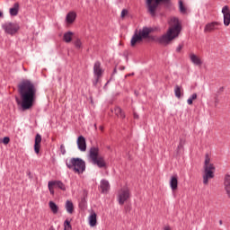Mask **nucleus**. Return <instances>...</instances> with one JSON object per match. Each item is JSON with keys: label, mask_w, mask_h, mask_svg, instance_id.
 <instances>
[{"label": "nucleus", "mask_w": 230, "mask_h": 230, "mask_svg": "<svg viewBox=\"0 0 230 230\" xmlns=\"http://www.w3.org/2000/svg\"><path fill=\"white\" fill-rule=\"evenodd\" d=\"M182 27L181 26V22H179V18L172 17L169 20V29L167 32L157 38V42L159 44L168 45L173 39H177L179 37V33Z\"/></svg>", "instance_id": "nucleus-2"}, {"label": "nucleus", "mask_w": 230, "mask_h": 230, "mask_svg": "<svg viewBox=\"0 0 230 230\" xmlns=\"http://www.w3.org/2000/svg\"><path fill=\"white\" fill-rule=\"evenodd\" d=\"M49 208H50V211H52L54 215H57V213H58V206L54 201L49 202Z\"/></svg>", "instance_id": "nucleus-26"}, {"label": "nucleus", "mask_w": 230, "mask_h": 230, "mask_svg": "<svg viewBox=\"0 0 230 230\" xmlns=\"http://www.w3.org/2000/svg\"><path fill=\"white\" fill-rule=\"evenodd\" d=\"M73 35H74L73 31L65 32L63 35V40L67 44H69V42L73 40Z\"/></svg>", "instance_id": "nucleus-25"}, {"label": "nucleus", "mask_w": 230, "mask_h": 230, "mask_svg": "<svg viewBox=\"0 0 230 230\" xmlns=\"http://www.w3.org/2000/svg\"><path fill=\"white\" fill-rule=\"evenodd\" d=\"M115 114L119 116V118L125 119V112H123V110L119 107L115 108Z\"/></svg>", "instance_id": "nucleus-27"}, {"label": "nucleus", "mask_w": 230, "mask_h": 230, "mask_svg": "<svg viewBox=\"0 0 230 230\" xmlns=\"http://www.w3.org/2000/svg\"><path fill=\"white\" fill-rule=\"evenodd\" d=\"M18 93L20 94L21 101L16 97V102L18 105H22L23 111H28L35 102L37 96V87L30 80H23L18 84Z\"/></svg>", "instance_id": "nucleus-1"}, {"label": "nucleus", "mask_w": 230, "mask_h": 230, "mask_svg": "<svg viewBox=\"0 0 230 230\" xmlns=\"http://www.w3.org/2000/svg\"><path fill=\"white\" fill-rule=\"evenodd\" d=\"M69 170H73L75 173H83L85 172V161L82 158H71L66 162Z\"/></svg>", "instance_id": "nucleus-4"}, {"label": "nucleus", "mask_w": 230, "mask_h": 230, "mask_svg": "<svg viewBox=\"0 0 230 230\" xmlns=\"http://www.w3.org/2000/svg\"><path fill=\"white\" fill-rule=\"evenodd\" d=\"M174 94H175L176 98H181V86L176 85L174 87Z\"/></svg>", "instance_id": "nucleus-31"}, {"label": "nucleus", "mask_w": 230, "mask_h": 230, "mask_svg": "<svg viewBox=\"0 0 230 230\" xmlns=\"http://www.w3.org/2000/svg\"><path fill=\"white\" fill-rule=\"evenodd\" d=\"M0 17H3V13L0 11Z\"/></svg>", "instance_id": "nucleus-44"}, {"label": "nucleus", "mask_w": 230, "mask_h": 230, "mask_svg": "<svg viewBox=\"0 0 230 230\" xmlns=\"http://www.w3.org/2000/svg\"><path fill=\"white\" fill-rule=\"evenodd\" d=\"M2 143H4V145H8V143H10V137H4L2 140Z\"/></svg>", "instance_id": "nucleus-36"}, {"label": "nucleus", "mask_w": 230, "mask_h": 230, "mask_svg": "<svg viewBox=\"0 0 230 230\" xmlns=\"http://www.w3.org/2000/svg\"><path fill=\"white\" fill-rule=\"evenodd\" d=\"M88 222L89 226L91 227H94L97 224V219H96V212H91L89 217H88Z\"/></svg>", "instance_id": "nucleus-23"}, {"label": "nucleus", "mask_w": 230, "mask_h": 230, "mask_svg": "<svg viewBox=\"0 0 230 230\" xmlns=\"http://www.w3.org/2000/svg\"><path fill=\"white\" fill-rule=\"evenodd\" d=\"M130 199V190L128 187H123L119 190L118 202L119 206H123Z\"/></svg>", "instance_id": "nucleus-6"}, {"label": "nucleus", "mask_w": 230, "mask_h": 230, "mask_svg": "<svg viewBox=\"0 0 230 230\" xmlns=\"http://www.w3.org/2000/svg\"><path fill=\"white\" fill-rule=\"evenodd\" d=\"M182 48H183L182 44L178 45V47L176 48L177 53H181Z\"/></svg>", "instance_id": "nucleus-39"}, {"label": "nucleus", "mask_w": 230, "mask_h": 230, "mask_svg": "<svg viewBox=\"0 0 230 230\" xmlns=\"http://www.w3.org/2000/svg\"><path fill=\"white\" fill-rule=\"evenodd\" d=\"M143 40L139 34H137V31H135L134 35L131 38L130 44L132 47L136 46L139 42H142Z\"/></svg>", "instance_id": "nucleus-20"}, {"label": "nucleus", "mask_w": 230, "mask_h": 230, "mask_svg": "<svg viewBox=\"0 0 230 230\" xmlns=\"http://www.w3.org/2000/svg\"><path fill=\"white\" fill-rule=\"evenodd\" d=\"M203 170V184H208L209 182V179H213L215 177V164L211 163V156L209 154L205 155Z\"/></svg>", "instance_id": "nucleus-3"}, {"label": "nucleus", "mask_w": 230, "mask_h": 230, "mask_svg": "<svg viewBox=\"0 0 230 230\" xmlns=\"http://www.w3.org/2000/svg\"><path fill=\"white\" fill-rule=\"evenodd\" d=\"M100 128H101V130H103V127L101 126Z\"/></svg>", "instance_id": "nucleus-47"}, {"label": "nucleus", "mask_w": 230, "mask_h": 230, "mask_svg": "<svg viewBox=\"0 0 230 230\" xmlns=\"http://www.w3.org/2000/svg\"><path fill=\"white\" fill-rule=\"evenodd\" d=\"M134 118H137H137H139V116L135 113V114H134Z\"/></svg>", "instance_id": "nucleus-42"}, {"label": "nucleus", "mask_w": 230, "mask_h": 230, "mask_svg": "<svg viewBox=\"0 0 230 230\" xmlns=\"http://www.w3.org/2000/svg\"><path fill=\"white\" fill-rule=\"evenodd\" d=\"M88 157L92 162L98 159V157H100V148L92 146L89 150Z\"/></svg>", "instance_id": "nucleus-11"}, {"label": "nucleus", "mask_w": 230, "mask_h": 230, "mask_svg": "<svg viewBox=\"0 0 230 230\" xmlns=\"http://www.w3.org/2000/svg\"><path fill=\"white\" fill-rule=\"evenodd\" d=\"M49 230H55V227L50 226Z\"/></svg>", "instance_id": "nucleus-43"}, {"label": "nucleus", "mask_w": 230, "mask_h": 230, "mask_svg": "<svg viewBox=\"0 0 230 230\" xmlns=\"http://www.w3.org/2000/svg\"><path fill=\"white\" fill-rule=\"evenodd\" d=\"M128 13V11L127 9H123L121 11V14H120V17H125V15H127Z\"/></svg>", "instance_id": "nucleus-38"}, {"label": "nucleus", "mask_w": 230, "mask_h": 230, "mask_svg": "<svg viewBox=\"0 0 230 230\" xmlns=\"http://www.w3.org/2000/svg\"><path fill=\"white\" fill-rule=\"evenodd\" d=\"M65 209L69 215H73L75 213V205L73 201L67 199L65 203Z\"/></svg>", "instance_id": "nucleus-19"}, {"label": "nucleus", "mask_w": 230, "mask_h": 230, "mask_svg": "<svg viewBox=\"0 0 230 230\" xmlns=\"http://www.w3.org/2000/svg\"><path fill=\"white\" fill-rule=\"evenodd\" d=\"M2 29L4 30V33L13 37V35H15L19 30H21V26H19V23L17 22H7L2 24Z\"/></svg>", "instance_id": "nucleus-5"}, {"label": "nucleus", "mask_w": 230, "mask_h": 230, "mask_svg": "<svg viewBox=\"0 0 230 230\" xmlns=\"http://www.w3.org/2000/svg\"><path fill=\"white\" fill-rule=\"evenodd\" d=\"M55 188H58L62 191H66V184L62 181H49L48 182V189L50 195H55Z\"/></svg>", "instance_id": "nucleus-7"}, {"label": "nucleus", "mask_w": 230, "mask_h": 230, "mask_svg": "<svg viewBox=\"0 0 230 230\" xmlns=\"http://www.w3.org/2000/svg\"><path fill=\"white\" fill-rule=\"evenodd\" d=\"M60 152L62 155H66V146H64V144L60 146Z\"/></svg>", "instance_id": "nucleus-35"}, {"label": "nucleus", "mask_w": 230, "mask_h": 230, "mask_svg": "<svg viewBox=\"0 0 230 230\" xmlns=\"http://www.w3.org/2000/svg\"><path fill=\"white\" fill-rule=\"evenodd\" d=\"M179 8L181 13H186V7L184 6V4H182V0L179 1Z\"/></svg>", "instance_id": "nucleus-30"}, {"label": "nucleus", "mask_w": 230, "mask_h": 230, "mask_svg": "<svg viewBox=\"0 0 230 230\" xmlns=\"http://www.w3.org/2000/svg\"><path fill=\"white\" fill-rule=\"evenodd\" d=\"M93 75L95 76L93 85H97L98 82H100V78H102V75H103V70L102 69V63L100 61H96L93 65Z\"/></svg>", "instance_id": "nucleus-9"}, {"label": "nucleus", "mask_w": 230, "mask_h": 230, "mask_svg": "<svg viewBox=\"0 0 230 230\" xmlns=\"http://www.w3.org/2000/svg\"><path fill=\"white\" fill-rule=\"evenodd\" d=\"M116 73H118V70L116 68H114L113 75H116Z\"/></svg>", "instance_id": "nucleus-41"}, {"label": "nucleus", "mask_w": 230, "mask_h": 230, "mask_svg": "<svg viewBox=\"0 0 230 230\" xmlns=\"http://www.w3.org/2000/svg\"><path fill=\"white\" fill-rule=\"evenodd\" d=\"M150 33H152V29L148 27H143L137 31V34L141 37V39H148Z\"/></svg>", "instance_id": "nucleus-16"}, {"label": "nucleus", "mask_w": 230, "mask_h": 230, "mask_svg": "<svg viewBox=\"0 0 230 230\" xmlns=\"http://www.w3.org/2000/svg\"><path fill=\"white\" fill-rule=\"evenodd\" d=\"M183 146H184V141L181 139L178 145L177 150H181V148H183Z\"/></svg>", "instance_id": "nucleus-37"}, {"label": "nucleus", "mask_w": 230, "mask_h": 230, "mask_svg": "<svg viewBox=\"0 0 230 230\" xmlns=\"http://www.w3.org/2000/svg\"><path fill=\"white\" fill-rule=\"evenodd\" d=\"M189 57H190V62H191L194 66H202V59H200V58H199V56H197V55L194 54V53H190V54L189 55Z\"/></svg>", "instance_id": "nucleus-18"}, {"label": "nucleus", "mask_w": 230, "mask_h": 230, "mask_svg": "<svg viewBox=\"0 0 230 230\" xmlns=\"http://www.w3.org/2000/svg\"><path fill=\"white\" fill-rule=\"evenodd\" d=\"M222 13L224 15V24L225 26H229L230 24V11L227 5H225L222 9Z\"/></svg>", "instance_id": "nucleus-15"}, {"label": "nucleus", "mask_w": 230, "mask_h": 230, "mask_svg": "<svg viewBox=\"0 0 230 230\" xmlns=\"http://www.w3.org/2000/svg\"><path fill=\"white\" fill-rule=\"evenodd\" d=\"M163 1L164 0H146L147 10L152 17H155V10Z\"/></svg>", "instance_id": "nucleus-8"}, {"label": "nucleus", "mask_w": 230, "mask_h": 230, "mask_svg": "<svg viewBox=\"0 0 230 230\" xmlns=\"http://www.w3.org/2000/svg\"><path fill=\"white\" fill-rule=\"evenodd\" d=\"M75 20H76V13L70 12L66 14V22H67V24H73Z\"/></svg>", "instance_id": "nucleus-22"}, {"label": "nucleus", "mask_w": 230, "mask_h": 230, "mask_svg": "<svg viewBox=\"0 0 230 230\" xmlns=\"http://www.w3.org/2000/svg\"><path fill=\"white\" fill-rule=\"evenodd\" d=\"M41 142L42 137L40 136V134H37L35 137V145H40Z\"/></svg>", "instance_id": "nucleus-32"}, {"label": "nucleus", "mask_w": 230, "mask_h": 230, "mask_svg": "<svg viewBox=\"0 0 230 230\" xmlns=\"http://www.w3.org/2000/svg\"><path fill=\"white\" fill-rule=\"evenodd\" d=\"M193 100H197V93H193L188 100V105H193Z\"/></svg>", "instance_id": "nucleus-29"}, {"label": "nucleus", "mask_w": 230, "mask_h": 230, "mask_svg": "<svg viewBox=\"0 0 230 230\" xmlns=\"http://www.w3.org/2000/svg\"><path fill=\"white\" fill-rule=\"evenodd\" d=\"M76 143L80 152H85V150H87V143L85 142V137L84 136L78 137Z\"/></svg>", "instance_id": "nucleus-12"}, {"label": "nucleus", "mask_w": 230, "mask_h": 230, "mask_svg": "<svg viewBox=\"0 0 230 230\" xmlns=\"http://www.w3.org/2000/svg\"><path fill=\"white\" fill-rule=\"evenodd\" d=\"M220 26V23L218 22H212L210 23H208L205 26L204 31L205 33H211V31H215V30H218Z\"/></svg>", "instance_id": "nucleus-13"}, {"label": "nucleus", "mask_w": 230, "mask_h": 230, "mask_svg": "<svg viewBox=\"0 0 230 230\" xmlns=\"http://www.w3.org/2000/svg\"><path fill=\"white\" fill-rule=\"evenodd\" d=\"M34 152L39 154L40 152V144H34Z\"/></svg>", "instance_id": "nucleus-34"}, {"label": "nucleus", "mask_w": 230, "mask_h": 230, "mask_svg": "<svg viewBox=\"0 0 230 230\" xmlns=\"http://www.w3.org/2000/svg\"><path fill=\"white\" fill-rule=\"evenodd\" d=\"M73 227L71 226V221L69 219H66L64 222V230H72Z\"/></svg>", "instance_id": "nucleus-28"}, {"label": "nucleus", "mask_w": 230, "mask_h": 230, "mask_svg": "<svg viewBox=\"0 0 230 230\" xmlns=\"http://www.w3.org/2000/svg\"><path fill=\"white\" fill-rule=\"evenodd\" d=\"M223 190L228 199H230V174L226 173L223 180Z\"/></svg>", "instance_id": "nucleus-10"}, {"label": "nucleus", "mask_w": 230, "mask_h": 230, "mask_svg": "<svg viewBox=\"0 0 230 230\" xmlns=\"http://www.w3.org/2000/svg\"><path fill=\"white\" fill-rule=\"evenodd\" d=\"M93 164L98 166V168H107V163L103 156H99L95 160L92 161Z\"/></svg>", "instance_id": "nucleus-17"}, {"label": "nucleus", "mask_w": 230, "mask_h": 230, "mask_svg": "<svg viewBox=\"0 0 230 230\" xmlns=\"http://www.w3.org/2000/svg\"><path fill=\"white\" fill-rule=\"evenodd\" d=\"M219 225L222 226V220L219 221Z\"/></svg>", "instance_id": "nucleus-45"}, {"label": "nucleus", "mask_w": 230, "mask_h": 230, "mask_svg": "<svg viewBox=\"0 0 230 230\" xmlns=\"http://www.w3.org/2000/svg\"><path fill=\"white\" fill-rule=\"evenodd\" d=\"M169 184L172 191L177 190V188H179V176L177 174L171 176Z\"/></svg>", "instance_id": "nucleus-14"}, {"label": "nucleus", "mask_w": 230, "mask_h": 230, "mask_svg": "<svg viewBox=\"0 0 230 230\" xmlns=\"http://www.w3.org/2000/svg\"><path fill=\"white\" fill-rule=\"evenodd\" d=\"M9 13L12 17H15L19 14V3H15L13 7L9 9Z\"/></svg>", "instance_id": "nucleus-24"}, {"label": "nucleus", "mask_w": 230, "mask_h": 230, "mask_svg": "<svg viewBox=\"0 0 230 230\" xmlns=\"http://www.w3.org/2000/svg\"><path fill=\"white\" fill-rule=\"evenodd\" d=\"M164 230H172V228H170V226H166L164 227Z\"/></svg>", "instance_id": "nucleus-40"}, {"label": "nucleus", "mask_w": 230, "mask_h": 230, "mask_svg": "<svg viewBox=\"0 0 230 230\" xmlns=\"http://www.w3.org/2000/svg\"><path fill=\"white\" fill-rule=\"evenodd\" d=\"M120 69L123 71V69H125V66H122Z\"/></svg>", "instance_id": "nucleus-46"}, {"label": "nucleus", "mask_w": 230, "mask_h": 230, "mask_svg": "<svg viewBox=\"0 0 230 230\" xmlns=\"http://www.w3.org/2000/svg\"><path fill=\"white\" fill-rule=\"evenodd\" d=\"M101 190H102V193H107V191L111 190V184L109 183V181L107 180L101 181Z\"/></svg>", "instance_id": "nucleus-21"}, {"label": "nucleus", "mask_w": 230, "mask_h": 230, "mask_svg": "<svg viewBox=\"0 0 230 230\" xmlns=\"http://www.w3.org/2000/svg\"><path fill=\"white\" fill-rule=\"evenodd\" d=\"M75 48H76L77 49H80V48H82V40H76L75 41Z\"/></svg>", "instance_id": "nucleus-33"}]
</instances>
